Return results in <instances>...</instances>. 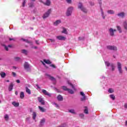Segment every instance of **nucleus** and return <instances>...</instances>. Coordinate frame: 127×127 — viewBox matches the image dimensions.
Returning a JSON list of instances; mask_svg holds the SVG:
<instances>
[{
	"label": "nucleus",
	"mask_w": 127,
	"mask_h": 127,
	"mask_svg": "<svg viewBox=\"0 0 127 127\" xmlns=\"http://www.w3.org/2000/svg\"><path fill=\"white\" fill-rule=\"evenodd\" d=\"M12 89H13V84L11 83L8 87V91L10 92V91H12Z\"/></svg>",
	"instance_id": "f3484780"
},
{
	"label": "nucleus",
	"mask_w": 127,
	"mask_h": 127,
	"mask_svg": "<svg viewBox=\"0 0 127 127\" xmlns=\"http://www.w3.org/2000/svg\"><path fill=\"white\" fill-rule=\"evenodd\" d=\"M61 23V20H57L54 23V25H58Z\"/></svg>",
	"instance_id": "6ab92c4d"
},
{
	"label": "nucleus",
	"mask_w": 127,
	"mask_h": 127,
	"mask_svg": "<svg viewBox=\"0 0 127 127\" xmlns=\"http://www.w3.org/2000/svg\"><path fill=\"white\" fill-rule=\"evenodd\" d=\"M118 16L119 17H125V13L124 12H121L118 14Z\"/></svg>",
	"instance_id": "412c9836"
},
{
	"label": "nucleus",
	"mask_w": 127,
	"mask_h": 127,
	"mask_svg": "<svg viewBox=\"0 0 127 127\" xmlns=\"http://www.w3.org/2000/svg\"><path fill=\"white\" fill-rule=\"evenodd\" d=\"M107 12L110 14H114L115 13V11H114L113 10H109L107 11Z\"/></svg>",
	"instance_id": "a878e982"
},
{
	"label": "nucleus",
	"mask_w": 127,
	"mask_h": 127,
	"mask_svg": "<svg viewBox=\"0 0 127 127\" xmlns=\"http://www.w3.org/2000/svg\"><path fill=\"white\" fill-rule=\"evenodd\" d=\"M33 119L35 121V119H36V113L33 112L32 114Z\"/></svg>",
	"instance_id": "7c9ffc66"
},
{
	"label": "nucleus",
	"mask_w": 127,
	"mask_h": 127,
	"mask_svg": "<svg viewBox=\"0 0 127 127\" xmlns=\"http://www.w3.org/2000/svg\"><path fill=\"white\" fill-rule=\"evenodd\" d=\"M47 76L48 78H49V79H50V80H51V81H56L55 78L51 76L50 75L47 74Z\"/></svg>",
	"instance_id": "a211bd4d"
},
{
	"label": "nucleus",
	"mask_w": 127,
	"mask_h": 127,
	"mask_svg": "<svg viewBox=\"0 0 127 127\" xmlns=\"http://www.w3.org/2000/svg\"><path fill=\"white\" fill-rule=\"evenodd\" d=\"M91 5H94V3L90 2Z\"/></svg>",
	"instance_id": "680f3d73"
},
{
	"label": "nucleus",
	"mask_w": 127,
	"mask_h": 127,
	"mask_svg": "<svg viewBox=\"0 0 127 127\" xmlns=\"http://www.w3.org/2000/svg\"><path fill=\"white\" fill-rule=\"evenodd\" d=\"M125 125H126V126H127V121H126V122H125Z\"/></svg>",
	"instance_id": "e2e57ef3"
},
{
	"label": "nucleus",
	"mask_w": 127,
	"mask_h": 127,
	"mask_svg": "<svg viewBox=\"0 0 127 127\" xmlns=\"http://www.w3.org/2000/svg\"><path fill=\"white\" fill-rule=\"evenodd\" d=\"M80 95L82 96V98H81V101H85L86 100V96H85V94H84V92H80Z\"/></svg>",
	"instance_id": "4468645a"
},
{
	"label": "nucleus",
	"mask_w": 127,
	"mask_h": 127,
	"mask_svg": "<svg viewBox=\"0 0 127 127\" xmlns=\"http://www.w3.org/2000/svg\"><path fill=\"white\" fill-rule=\"evenodd\" d=\"M110 98H111L113 101L116 99V97L114 94L110 95Z\"/></svg>",
	"instance_id": "c9c22d12"
},
{
	"label": "nucleus",
	"mask_w": 127,
	"mask_h": 127,
	"mask_svg": "<svg viewBox=\"0 0 127 127\" xmlns=\"http://www.w3.org/2000/svg\"><path fill=\"white\" fill-rule=\"evenodd\" d=\"M124 108H125V109H127V103H125L124 105Z\"/></svg>",
	"instance_id": "5fc2aeb1"
},
{
	"label": "nucleus",
	"mask_w": 127,
	"mask_h": 127,
	"mask_svg": "<svg viewBox=\"0 0 127 127\" xmlns=\"http://www.w3.org/2000/svg\"><path fill=\"white\" fill-rule=\"evenodd\" d=\"M62 33H64V34H67V30H66V29L64 28L63 30L62 31Z\"/></svg>",
	"instance_id": "58836bf2"
},
{
	"label": "nucleus",
	"mask_w": 127,
	"mask_h": 127,
	"mask_svg": "<svg viewBox=\"0 0 127 127\" xmlns=\"http://www.w3.org/2000/svg\"><path fill=\"white\" fill-rule=\"evenodd\" d=\"M114 91V89L113 88H109L108 90V92L110 93V94H113Z\"/></svg>",
	"instance_id": "72a5a7b5"
},
{
	"label": "nucleus",
	"mask_w": 127,
	"mask_h": 127,
	"mask_svg": "<svg viewBox=\"0 0 127 127\" xmlns=\"http://www.w3.org/2000/svg\"><path fill=\"white\" fill-rule=\"evenodd\" d=\"M12 104L13 106H14V107H18V106H19V103H16L15 102H13Z\"/></svg>",
	"instance_id": "5701e85b"
},
{
	"label": "nucleus",
	"mask_w": 127,
	"mask_h": 127,
	"mask_svg": "<svg viewBox=\"0 0 127 127\" xmlns=\"http://www.w3.org/2000/svg\"><path fill=\"white\" fill-rule=\"evenodd\" d=\"M26 92L29 95H30V94H31V91H30V89H29L28 88H26Z\"/></svg>",
	"instance_id": "c756f323"
},
{
	"label": "nucleus",
	"mask_w": 127,
	"mask_h": 127,
	"mask_svg": "<svg viewBox=\"0 0 127 127\" xmlns=\"http://www.w3.org/2000/svg\"><path fill=\"white\" fill-rule=\"evenodd\" d=\"M73 9H74V8L73 7H69L67 8L66 13V16H70L72 14Z\"/></svg>",
	"instance_id": "f257e3e1"
},
{
	"label": "nucleus",
	"mask_w": 127,
	"mask_h": 127,
	"mask_svg": "<svg viewBox=\"0 0 127 127\" xmlns=\"http://www.w3.org/2000/svg\"><path fill=\"white\" fill-rule=\"evenodd\" d=\"M12 74L14 77H15V76H16V74L14 72H12Z\"/></svg>",
	"instance_id": "603ef678"
},
{
	"label": "nucleus",
	"mask_w": 127,
	"mask_h": 127,
	"mask_svg": "<svg viewBox=\"0 0 127 127\" xmlns=\"http://www.w3.org/2000/svg\"><path fill=\"white\" fill-rule=\"evenodd\" d=\"M0 75L1 77V78H4V77H5V76H6L5 73L3 72H1L0 73Z\"/></svg>",
	"instance_id": "bb28decb"
},
{
	"label": "nucleus",
	"mask_w": 127,
	"mask_h": 127,
	"mask_svg": "<svg viewBox=\"0 0 127 127\" xmlns=\"http://www.w3.org/2000/svg\"><path fill=\"white\" fill-rule=\"evenodd\" d=\"M44 62H45V63L46 64H51V62H50L49 60H44Z\"/></svg>",
	"instance_id": "e433bc0d"
},
{
	"label": "nucleus",
	"mask_w": 127,
	"mask_h": 127,
	"mask_svg": "<svg viewBox=\"0 0 127 127\" xmlns=\"http://www.w3.org/2000/svg\"><path fill=\"white\" fill-rule=\"evenodd\" d=\"M28 5L29 7H33V6H34V3H33V2H31L28 3Z\"/></svg>",
	"instance_id": "473e14b6"
},
{
	"label": "nucleus",
	"mask_w": 127,
	"mask_h": 127,
	"mask_svg": "<svg viewBox=\"0 0 127 127\" xmlns=\"http://www.w3.org/2000/svg\"><path fill=\"white\" fill-rule=\"evenodd\" d=\"M8 47H9L10 48H11V45H9L8 46H4V48L5 50H6V51H8Z\"/></svg>",
	"instance_id": "f704fd0d"
},
{
	"label": "nucleus",
	"mask_w": 127,
	"mask_h": 127,
	"mask_svg": "<svg viewBox=\"0 0 127 127\" xmlns=\"http://www.w3.org/2000/svg\"><path fill=\"white\" fill-rule=\"evenodd\" d=\"M36 44H39V41L36 40Z\"/></svg>",
	"instance_id": "6e6d98bb"
},
{
	"label": "nucleus",
	"mask_w": 127,
	"mask_h": 127,
	"mask_svg": "<svg viewBox=\"0 0 127 127\" xmlns=\"http://www.w3.org/2000/svg\"><path fill=\"white\" fill-rule=\"evenodd\" d=\"M57 39H58V40H61L62 41H63L64 40H66V37H64L63 36H57L56 37Z\"/></svg>",
	"instance_id": "6e6552de"
},
{
	"label": "nucleus",
	"mask_w": 127,
	"mask_h": 127,
	"mask_svg": "<svg viewBox=\"0 0 127 127\" xmlns=\"http://www.w3.org/2000/svg\"><path fill=\"white\" fill-rule=\"evenodd\" d=\"M9 40H10V41H11V40H14V39H13V38H9Z\"/></svg>",
	"instance_id": "4d7b16f0"
},
{
	"label": "nucleus",
	"mask_w": 127,
	"mask_h": 127,
	"mask_svg": "<svg viewBox=\"0 0 127 127\" xmlns=\"http://www.w3.org/2000/svg\"><path fill=\"white\" fill-rule=\"evenodd\" d=\"M13 69H16V67H15V66H13Z\"/></svg>",
	"instance_id": "69168bd1"
},
{
	"label": "nucleus",
	"mask_w": 127,
	"mask_h": 127,
	"mask_svg": "<svg viewBox=\"0 0 127 127\" xmlns=\"http://www.w3.org/2000/svg\"><path fill=\"white\" fill-rule=\"evenodd\" d=\"M67 83L68 84V85H69L73 90H75V87H74V85H73V84H72V83H71V82H70V81H67Z\"/></svg>",
	"instance_id": "2f4dec72"
},
{
	"label": "nucleus",
	"mask_w": 127,
	"mask_h": 127,
	"mask_svg": "<svg viewBox=\"0 0 127 127\" xmlns=\"http://www.w3.org/2000/svg\"><path fill=\"white\" fill-rule=\"evenodd\" d=\"M29 120V118H26V121H28Z\"/></svg>",
	"instance_id": "0e129e2a"
},
{
	"label": "nucleus",
	"mask_w": 127,
	"mask_h": 127,
	"mask_svg": "<svg viewBox=\"0 0 127 127\" xmlns=\"http://www.w3.org/2000/svg\"><path fill=\"white\" fill-rule=\"evenodd\" d=\"M24 67L25 70H27V71H30V69L29 68V64H28L27 62H25L24 64Z\"/></svg>",
	"instance_id": "9d476101"
},
{
	"label": "nucleus",
	"mask_w": 127,
	"mask_h": 127,
	"mask_svg": "<svg viewBox=\"0 0 127 127\" xmlns=\"http://www.w3.org/2000/svg\"><path fill=\"white\" fill-rule=\"evenodd\" d=\"M117 31V30L113 29V28H110L109 29V32L110 33V35L111 36H114V32Z\"/></svg>",
	"instance_id": "1a4fd4ad"
},
{
	"label": "nucleus",
	"mask_w": 127,
	"mask_h": 127,
	"mask_svg": "<svg viewBox=\"0 0 127 127\" xmlns=\"http://www.w3.org/2000/svg\"><path fill=\"white\" fill-rule=\"evenodd\" d=\"M14 59L15 61H19L20 60V58L18 57H15Z\"/></svg>",
	"instance_id": "49530a36"
},
{
	"label": "nucleus",
	"mask_w": 127,
	"mask_h": 127,
	"mask_svg": "<svg viewBox=\"0 0 127 127\" xmlns=\"http://www.w3.org/2000/svg\"><path fill=\"white\" fill-rule=\"evenodd\" d=\"M105 65L109 67L110 66L112 68V70L114 71L115 70V64H110L108 62H105Z\"/></svg>",
	"instance_id": "39448f33"
},
{
	"label": "nucleus",
	"mask_w": 127,
	"mask_h": 127,
	"mask_svg": "<svg viewBox=\"0 0 127 127\" xmlns=\"http://www.w3.org/2000/svg\"><path fill=\"white\" fill-rule=\"evenodd\" d=\"M39 109L40 110V112H42V113H44L45 112V110L43 107H41V106H38Z\"/></svg>",
	"instance_id": "b1692460"
},
{
	"label": "nucleus",
	"mask_w": 127,
	"mask_h": 127,
	"mask_svg": "<svg viewBox=\"0 0 127 127\" xmlns=\"http://www.w3.org/2000/svg\"><path fill=\"white\" fill-rule=\"evenodd\" d=\"M123 25L124 29H126V30H127V20H125V21L123 22Z\"/></svg>",
	"instance_id": "dca6fc26"
},
{
	"label": "nucleus",
	"mask_w": 127,
	"mask_h": 127,
	"mask_svg": "<svg viewBox=\"0 0 127 127\" xmlns=\"http://www.w3.org/2000/svg\"><path fill=\"white\" fill-rule=\"evenodd\" d=\"M25 0H24L22 3V6H24L25 5Z\"/></svg>",
	"instance_id": "8fccbe9b"
},
{
	"label": "nucleus",
	"mask_w": 127,
	"mask_h": 127,
	"mask_svg": "<svg viewBox=\"0 0 127 127\" xmlns=\"http://www.w3.org/2000/svg\"><path fill=\"white\" fill-rule=\"evenodd\" d=\"M22 53H23V54H25V55H27V51L25 50H22Z\"/></svg>",
	"instance_id": "a19ab883"
},
{
	"label": "nucleus",
	"mask_w": 127,
	"mask_h": 127,
	"mask_svg": "<svg viewBox=\"0 0 127 127\" xmlns=\"http://www.w3.org/2000/svg\"><path fill=\"white\" fill-rule=\"evenodd\" d=\"M117 65H118V70L119 71V73L120 74L123 73V69H122V64L120 62L117 63Z\"/></svg>",
	"instance_id": "0eeeda50"
},
{
	"label": "nucleus",
	"mask_w": 127,
	"mask_h": 127,
	"mask_svg": "<svg viewBox=\"0 0 127 127\" xmlns=\"http://www.w3.org/2000/svg\"><path fill=\"white\" fill-rule=\"evenodd\" d=\"M42 92L43 93V94H44L46 96H48L49 97H51V94L48 93V92H47L45 89H43Z\"/></svg>",
	"instance_id": "f8f14e48"
},
{
	"label": "nucleus",
	"mask_w": 127,
	"mask_h": 127,
	"mask_svg": "<svg viewBox=\"0 0 127 127\" xmlns=\"http://www.w3.org/2000/svg\"><path fill=\"white\" fill-rule=\"evenodd\" d=\"M20 98L21 99H23V98H24V93H23V92H21L20 94Z\"/></svg>",
	"instance_id": "cd10ccee"
},
{
	"label": "nucleus",
	"mask_w": 127,
	"mask_h": 127,
	"mask_svg": "<svg viewBox=\"0 0 127 127\" xmlns=\"http://www.w3.org/2000/svg\"><path fill=\"white\" fill-rule=\"evenodd\" d=\"M39 1H40V2H42L43 3V2H43V1H42V0H39Z\"/></svg>",
	"instance_id": "052dcab7"
},
{
	"label": "nucleus",
	"mask_w": 127,
	"mask_h": 127,
	"mask_svg": "<svg viewBox=\"0 0 127 127\" xmlns=\"http://www.w3.org/2000/svg\"><path fill=\"white\" fill-rule=\"evenodd\" d=\"M69 113H71V114H75V111L74 109H70L68 111Z\"/></svg>",
	"instance_id": "c03bdc74"
},
{
	"label": "nucleus",
	"mask_w": 127,
	"mask_h": 127,
	"mask_svg": "<svg viewBox=\"0 0 127 127\" xmlns=\"http://www.w3.org/2000/svg\"><path fill=\"white\" fill-rule=\"evenodd\" d=\"M99 3L100 5V9H101V15L102 16V18L103 19H105L106 18V15H105V14L104 13V10L102 8V7L101 5H102V0H98Z\"/></svg>",
	"instance_id": "f03ea898"
},
{
	"label": "nucleus",
	"mask_w": 127,
	"mask_h": 127,
	"mask_svg": "<svg viewBox=\"0 0 127 127\" xmlns=\"http://www.w3.org/2000/svg\"><path fill=\"white\" fill-rule=\"evenodd\" d=\"M44 123H45V119H42L40 122V127H42V126L44 125Z\"/></svg>",
	"instance_id": "aec40b11"
},
{
	"label": "nucleus",
	"mask_w": 127,
	"mask_h": 127,
	"mask_svg": "<svg viewBox=\"0 0 127 127\" xmlns=\"http://www.w3.org/2000/svg\"><path fill=\"white\" fill-rule=\"evenodd\" d=\"M84 39V37H79L78 38V40H83Z\"/></svg>",
	"instance_id": "de8ad7c7"
},
{
	"label": "nucleus",
	"mask_w": 127,
	"mask_h": 127,
	"mask_svg": "<svg viewBox=\"0 0 127 127\" xmlns=\"http://www.w3.org/2000/svg\"><path fill=\"white\" fill-rule=\"evenodd\" d=\"M15 95H17L18 94V92H17V91H16V92H15Z\"/></svg>",
	"instance_id": "bf43d9fd"
},
{
	"label": "nucleus",
	"mask_w": 127,
	"mask_h": 127,
	"mask_svg": "<svg viewBox=\"0 0 127 127\" xmlns=\"http://www.w3.org/2000/svg\"><path fill=\"white\" fill-rule=\"evenodd\" d=\"M38 100L39 103H41V105H45V101H44V100L43 99V98H41V97H38Z\"/></svg>",
	"instance_id": "9b49d317"
},
{
	"label": "nucleus",
	"mask_w": 127,
	"mask_h": 127,
	"mask_svg": "<svg viewBox=\"0 0 127 127\" xmlns=\"http://www.w3.org/2000/svg\"><path fill=\"white\" fill-rule=\"evenodd\" d=\"M107 48L109 50H113V51H117L118 50V48L114 46H107Z\"/></svg>",
	"instance_id": "423d86ee"
},
{
	"label": "nucleus",
	"mask_w": 127,
	"mask_h": 127,
	"mask_svg": "<svg viewBox=\"0 0 127 127\" xmlns=\"http://www.w3.org/2000/svg\"><path fill=\"white\" fill-rule=\"evenodd\" d=\"M84 112L85 114H86V115L89 114V111L88 110V108H87V107H85V110H84Z\"/></svg>",
	"instance_id": "ea45409f"
},
{
	"label": "nucleus",
	"mask_w": 127,
	"mask_h": 127,
	"mask_svg": "<svg viewBox=\"0 0 127 127\" xmlns=\"http://www.w3.org/2000/svg\"><path fill=\"white\" fill-rule=\"evenodd\" d=\"M17 83H20V81L18 79L16 80Z\"/></svg>",
	"instance_id": "13d9d810"
},
{
	"label": "nucleus",
	"mask_w": 127,
	"mask_h": 127,
	"mask_svg": "<svg viewBox=\"0 0 127 127\" xmlns=\"http://www.w3.org/2000/svg\"><path fill=\"white\" fill-rule=\"evenodd\" d=\"M79 117H80V118H81L82 119H83V118H84V114H80L79 115Z\"/></svg>",
	"instance_id": "09e8293b"
},
{
	"label": "nucleus",
	"mask_w": 127,
	"mask_h": 127,
	"mask_svg": "<svg viewBox=\"0 0 127 127\" xmlns=\"http://www.w3.org/2000/svg\"><path fill=\"white\" fill-rule=\"evenodd\" d=\"M67 91L69 94H74V91L72 89H67Z\"/></svg>",
	"instance_id": "4c0bfd02"
},
{
	"label": "nucleus",
	"mask_w": 127,
	"mask_h": 127,
	"mask_svg": "<svg viewBox=\"0 0 127 127\" xmlns=\"http://www.w3.org/2000/svg\"><path fill=\"white\" fill-rule=\"evenodd\" d=\"M45 5H47V6H50V4H51V1L50 0H47L46 2H43Z\"/></svg>",
	"instance_id": "ddd939ff"
},
{
	"label": "nucleus",
	"mask_w": 127,
	"mask_h": 127,
	"mask_svg": "<svg viewBox=\"0 0 127 127\" xmlns=\"http://www.w3.org/2000/svg\"><path fill=\"white\" fill-rule=\"evenodd\" d=\"M78 8H80V9H81V10H82V11H83L85 13H87V12L88 11L87 9L85 8L83 6V4L81 2H79L78 4Z\"/></svg>",
	"instance_id": "7ed1b4c3"
},
{
	"label": "nucleus",
	"mask_w": 127,
	"mask_h": 127,
	"mask_svg": "<svg viewBox=\"0 0 127 127\" xmlns=\"http://www.w3.org/2000/svg\"><path fill=\"white\" fill-rule=\"evenodd\" d=\"M63 90H64V91H68V88H67V87L64 86L62 87Z\"/></svg>",
	"instance_id": "a18cd8bd"
},
{
	"label": "nucleus",
	"mask_w": 127,
	"mask_h": 127,
	"mask_svg": "<svg viewBox=\"0 0 127 127\" xmlns=\"http://www.w3.org/2000/svg\"><path fill=\"white\" fill-rule=\"evenodd\" d=\"M57 99H58V101H63V97L61 95H59L57 97Z\"/></svg>",
	"instance_id": "4be33fe9"
},
{
	"label": "nucleus",
	"mask_w": 127,
	"mask_h": 127,
	"mask_svg": "<svg viewBox=\"0 0 127 127\" xmlns=\"http://www.w3.org/2000/svg\"><path fill=\"white\" fill-rule=\"evenodd\" d=\"M51 67H52L53 68H56V66H55V65H54V64H51L50 65Z\"/></svg>",
	"instance_id": "864d4df0"
},
{
	"label": "nucleus",
	"mask_w": 127,
	"mask_h": 127,
	"mask_svg": "<svg viewBox=\"0 0 127 127\" xmlns=\"http://www.w3.org/2000/svg\"><path fill=\"white\" fill-rule=\"evenodd\" d=\"M31 0V1H35V0Z\"/></svg>",
	"instance_id": "774afa93"
},
{
	"label": "nucleus",
	"mask_w": 127,
	"mask_h": 127,
	"mask_svg": "<svg viewBox=\"0 0 127 127\" xmlns=\"http://www.w3.org/2000/svg\"><path fill=\"white\" fill-rule=\"evenodd\" d=\"M6 82H7V83H8V82H9V80H7L6 81Z\"/></svg>",
	"instance_id": "338daca9"
},
{
	"label": "nucleus",
	"mask_w": 127,
	"mask_h": 127,
	"mask_svg": "<svg viewBox=\"0 0 127 127\" xmlns=\"http://www.w3.org/2000/svg\"><path fill=\"white\" fill-rule=\"evenodd\" d=\"M53 105L55 106L56 108H57L58 109H59V105H58V104H57L56 103H55V102L53 103Z\"/></svg>",
	"instance_id": "79ce46f5"
},
{
	"label": "nucleus",
	"mask_w": 127,
	"mask_h": 127,
	"mask_svg": "<svg viewBox=\"0 0 127 127\" xmlns=\"http://www.w3.org/2000/svg\"><path fill=\"white\" fill-rule=\"evenodd\" d=\"M50 40L51 42H55V40L54 39H51Z\"/></svg>",
	"instance_id": "3c124183"
},
{
	"label": "nucleus",
	"mask_w": 127,
	"mask_h": 127,
	"mask_svg": "<svg viewBox=\"0 0 127 127\" xmlns=\"http://www.w3.org/2000/svg\"><path fill=\"white\" fill-rule=\"evenodd\" d=\"M52 11V9L51 8L49 9L47 12H46L43 16V18H46L47 17H48L49 15H50V13H51V12Z\"/></svg>",
	"instance_id": "20e7f679"
},
{
	"label": "nucleus",
	"mask_w": 127,
	"mask_h": 127,
	"mask_svg": "<svg viewBox=\"0 0 127 127\" xmlns=\"http://www.w3.org/2000/svg\"><path fill=\"white\" fill-rule=\"evenodd\" d=\"M4 119L6 122H8V120H9V116L8 114H5L4 115Z\"/></svg>",
	"instance_id": "2eb2a0df"
},
{
	"label": "nucleus",
	"mask_w": 127,
	"mask_h": 127,
	"mask_svg": "<svg viewBox=\"0 0 127 127\" xmlns=\"http://www.w3.org/2000/svg\"><path fill=\"white\" fill-rule=\"evenodd\" d=\"M21 40H22L23 41H24L26 43H29V44L31 43V41H28V40H26L25 39H21Z\"/></svg>",
	"instance_id": "c85d7f7f"
},
{
	"label": "nucleus",
	"mask_w": 127,
	"mask_h": 127,
	"mask_svg": "<svg viewBox=\"0 0 127 127\" xmlns=\"http://www.w3.org/2000/svg\"><path fill=\"white\" fill-rule=\"evenodd\" d=\"M65 1L67 3H68V4H71V3H72V0H65Z\"/></svg>",
	"instance_id": "37998d69"
},
{
	"label": "nucleus",
	"mask_w": 127,
	"mask_h": 127,
	"mask_svg": "<svg viewBox=\"0 0 127 127\" xmlns=\"http://www.w3.org/2000/svg\"><path fill=\"white\" fill-rule=\"evenodd\" d=\"M117 28L118 31H119V33H122V28L121 27V26L118 25L117 26Z\"/></svg>",
	"instance_id": "393cba45"
}]
</instances>
